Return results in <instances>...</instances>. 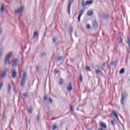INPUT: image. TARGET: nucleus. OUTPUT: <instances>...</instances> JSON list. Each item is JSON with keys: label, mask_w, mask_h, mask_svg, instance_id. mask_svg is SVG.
Segmentation results:
<instances>
[{"label": "nucleus", "mask_w": 130, "mask_h": 130, "mask_svg": "<svg viewBox=\"0 0 130 130\" xmlns=\"http://www.w3.org/2000/svg\"><path fill=\"white\" fill-rule=\"evenodd\" d=\"M27 96H28V92H25V93L23 94V97H24V99H26Z\"/></svg>", "instance_id": "nucleus-24"}, {"label": "nucleus", "mask_w": 130, "mask_h": 130, "mask_svg": "<svg viewBox=\"0 0 130 130\" xmlns=\"http://www.w3.org/2000/svg\"><path fill=\"white\" fill-rule=\"evenodd\" d=\"M70 31H73V30H72V26H70Z\"/></svg>", "instance_id": "nucleus-52"}, {"label": "nucleus", "mask_w": 130, "mask_h": 130, "mask_svg": "<svg viewBox=\"0 0 130 130\" xmlns=\"http://www.w3.org/2000/svg\"><path fill=\"white\" fill-rule=\"evenodd\" d=\"M39 69H40V67H36V70H37V72H38V71H39Z\"/></svg>", "instance_id": "nucleus-48"}, {"label": "nucleus", "mask_w": 130, "mask_h": 130, "mask_svg": "<svg viewBox=\"0 0 130 130\" xmlns=\"http://www.w3.org/2000/svg\"><path fill=\"white\" fill-rule=\"evenodd\" d=\"M40 119V114L39 113L37 117V121L39 122Z\"/></svg>", "instance_id": "nucleus-32"}, {"label": "nucleus", "mask_w": 130, "mask_h": 130, "mask_svg": "<svg viewBox=\"0 0 130 130\" xmlns=\"http://www.w3.org/2000/svg\"><path fill=\"white\" fill-rule=\"evenodd\" d=\"M3 85H4V82L3 81L0 82V90L3 87Z\"/></svg>", "instance_id": "nucleus-33"}, {"label": "nucleus", "mask_w": 130, "mask_h": 130, "mask_svg": "<svg viewBox=\"0 0 130 130\" xmlns=\"http://www.w3.org/2000/svg\"><path fill=\"white\" fill-rule=\"evenodd\" d=\"M5 64H10V59H5Z\"/></svg>", "instance_id": "nucleus-21"}, {"label": "nucleus", "mask_w": 130, "mask_h": 130, "mask_svg": "<svg viewBox=\"0 0 130 130\" xmlns=\"http://www.w3.org/2000/svg\"><path fill=\"white\" fill-rule=\"evenodd\" d=\"M79 80H80V82H82L83 81V76H82V74L80 75Z\"/></svg>", "instance_id": "nucleus-29"}, {"label": "nucleus", "mask_w": 130, "mask_h": 130, "mask_svg": "<svg viewBox=\"0 0 130 130\" xmlns=\"http://www.w3.org/2000/svg\"><path fill=\"white\" fill-rule=\"evenodd\" d=\"M18 61H19L18 59H15L12 62V67H16V66H17V63H18Z\"/></svg>", "instance_id": "nucleus-10"}, {"label": "nucleus", "mask_w": 130, "mask_h": 130, "mask_svg": "<svg viewBox=\"0 0 130 130\" xmlns=\"http://www.w3.org/2000/svg\"><path fill=\"white\" fill-rule=\"evenodd\" d=\"M63 59V56H57L56 57V60H57V61H60V60H62Z\"/></svg>", "instance_id": "nucleus-14"}, {"label": "nucleus", "mask_w": 130, "mask_h": 130, "mask_svg": "<svg viewBox=\"0 0 130 130\" xmlns=\"http://www.w3.org/2000/svg\"><path fill=\"white\" fill-rule=\"evenodd\" d=\"M119 43H122V38L121 37L120 38Z\"/></svg>", "instance_id": "nucleus-46"}, {"label": "nucleus", "mask_w": 130, "mask_h": 130, "mask_svg": "<svg viewBox=\"0 0 130 130\" xmlns=\"http://www.w3.org/2000/svg\"><path fill=\"white\" fill-rule=\"evenodd\" d=\"M84 12H85V9H81V10H80L79 12V14L78 16H80L81 17H82V15H83V14H84Z\"/></svg>", "instance_id": "nucleus-18"}, {"label": "nucleus", "mask_w": 130, "mask_h": 130, "mask_svg": "<svg viewBox=\"0 0 130 130\" xmlns=\"http://www.w3.org/2000/svg\"><path fill=\"white\" fill-rule=\"evenodd\" d=\"M99 125H100L101 128H104L105 129H106V128H107V125H106L105 123L101 122H100Z\"/></svg>", "instance_id": "nucleus-9"}, {"label": "nucleus", "mask_w": 130, "mask_h": 130, "mask_svg": "<svg viewBox=\"0 0 130 130\" xmlns=\"http://www.w3.org/2000/svg\"><path fill=\"white\" fill-rule=\"evenodd\" d=\"M111 125H112L114 128L115 126V122H114V120H111Z\"/></svg>", "instance_id": "nucleus-23"}, {"label": "nucleus", "mask_w": 130, "mask_h": 130, "mask_svg": "<svg viewBox=\"0 0 130 130\" xmlns=\"http://www.w3.org/2000/svg\"><path fill=\"white\" fill-rule=\"evenodd\" d=\"M44 100L45 101H46V100H47V95H45L44 98Z\"/></svg>", "instance_id": "nucleus-44"}, {"label": "nucleus", "mask_w": 130, "mask_h": 130, "mask_svg": "<svg viewBox=\"0 0 130 130\" xmlns=\"http://www.w3.org/2000/svg\"><path fill=\"white\" fill-rule=\"evenodd\" d=\"M91 3H92V1H86L85 4L84 0L82 1V6L83 8H84L85 6H87V5H91Z\"/></svg>", "instance_id": "nucleus-8"}, {"label": "nucleus", "mask_w": 130, "mask_h": 130, "mask_svg": "<svg viewBox=\"0 0 130 130\" xmlns=\"http://www.w3.org/2000/svg\"><path fill=\"white\" fill-rule=\"evenodd\" d=\"M67 90L68 92H71L73 90V86L72 85V82H69L68 83V86L67 87Z\"/></svg>", "instance_id": "nucleus-7"}, {"label": "nucleus", "mask_w": 130, "mask_h": 130, "mask_svg": "<svg viewBox=\"0 0 130 130\" xmlns=\"http://www.w3.org/2000/svg\"><path fill=\"white\" fill-rule=\"evenodd\" d=\"M24 9H25L24 6L18 8L17 10L15 11V14H22V13H23V11H24Z\"/></svg>", "instance_id": "nucleus-3"}, {"label": "nucleus", "mask_w": 130, "mask_h": 130, "mask_svg": "<svg viewBox=\"0 0 130 130\" xmlns=\"http://www.w3.org/2000/svg\"><path fill=\"white\" fill-rule=\"evenodd\" d=\"M82 112H84V111H82Z\"/></svg>", "instance_id": "nucleus-58"}, {"label": "nucleus", "mask_w": 130, "mask_h": 130, "mask_svg": "<svg viewBox=\"0 0 130 130\" xmlns=\"http://www.w3.org/2000/svg\"><path fill=\"white\" fill-rule=\"evenodd\" d=\"M46 31H47V27L46 28V32L44 34V37H45V36L46 35Z\"/></svg>", "instance_id": "nucleus-49"}, {"label": "nucleus", "mask_w": 130, "mask_h": 130, "mask_svg": "<svg viewBox=\"0 0 130 130\" xmlns=\"http://www.w3.org/2000/svg\"><path fill=\"white\" fill-rule=\"evenodd\" d=\"M119 74L120 75L122 74H124V69L122 68L120 71H119Z\"/></svg>", "instance_id": "nucleus-22"}, {"label": "nucleus", "mask_w": 130, "mask_h": 130, "mask_svg": "<svg viewBox=\"0 0 130 130\" xmlns=\"http://www.w3.org/2000/svg\"><path fill=\"white\" fill-rule=\"evenodd\" d=\"M31 123V121L30 120H26V126H27V124H29Z\"/></svg>", "instance_id": "nucleus-34"}, {"label": "nucleus", "mask_w": 130, "mask_h": 130, "mask_svg": "<svg viewBox=\"0 0 130 130\" xmlns=\"http://www.w3.org/2000/svg\"><path fill=\"white\" fill-rule=\"evenodd\" d=\"M72 6V0H68V5L67 7V12L68 15L71 14V6Z\"/></svg>", "instance_id": "nucleus-4"}, {"label": "nucleus", "mask_w": 130, "mask_h": 130, "mask_svg": "<svg viewBox=\"0 0 130 130\" xmlns=\"http://www.w3.org/2000/svg\"><path fill=\"white\" fill-rule=\"evenodd\" d=\"M27 112L28 113H32V112H33V108H32V107H29L27 109Z\"/></svg>", "instance_id": "nucleus-16"}, {"label": "nucleus", "mask_w": 130, "mask_h": 130, "mask_svg": "<svg viewBox=\"0 0 130 130\" xmlns=\"http://www.w3.org/2000/svg\"><path fill=\"white\" fill-rule=\"evenodd\" d=\"M49 103H50V104H52V103H53L52 99H51V98H49Z\"/></svg>", "instance_id": "nucleus-38"}, {"label": "nucleus", "mask_w": 130, "mask_h": 130, "mask_svg": "<svg viewBox=\"0 0 130 130\" xmlns=\"http://www.w3.org/2000/svg\"><path fill=\"white\" fill-rule=\"evenodd\" d=\"M12 54H13V53L12 52L8 53V54L7 55L5 59H10V58H11V56H12Z\"/></svg>", "instance_id": "nucleus-12"}, {"label": "nucleus", "mask_w": 130, "mask_h": 130, "mask_svg": "<svg viewBox=\"0 0 130 130\" xmlns=\"http://www.w3.org/2000/svg\"><path fill=\"white\" fill-rule=\"evenodd\" d=\"M111 66H114V64H116V61H112L111 62Z\"/></svg>", "instance_id": "nucleus-36"}, {"label": "nucleus", "mask_w": 130, "mask_h": 130, "mask_svg": "<svg viewBox=\"0 0 130 130\" xmlns=\"http://www.w3.org/2000/svg\"><path fill=\"white\" fill-rule=\"evenodd\" d=\"M12 77L13 79H15L17 77V72L15 70L12 71Z\"/></svg>", "instance_id": "nucleus-11"}, {"label": "nucleus", "mask_w": 130, "mask_h": 130, "mask_svg": "<svg viewBox=\"0 0 130 130\" xmlns=\"http://www.w3.org/2000/svg\"><path fill=\"white\" fill-rule=\"evenodd\" d=\"M2 33H3V30H2V28H0V35H2Z\"/></svg>", "instance_id": "nucleus-50"}, {"label": "nucleus", "mask_w": 130, "mask_h": 130, "mask_svg": "<svg viewBox=\"0 0 130 130\" xmlns=\"http://www.w3.org/2000/svg\"><path fill=\"white\" fill-rule=\"evenodd\" d=\"M81 17L80 15H78V17L77 18V21L78 22H80L81 21Z\"/></svg>", "instance_id": "nucleus-40"}, {"label": "nucleus", "mask_w": 130, "mask_h": 130, "mask_svg": "<svg viewBox=\"0 0 130 130\" xmlns=\"http://www.w3.org/2000/svg\"><path fill=\"white\" fill-rule=\"evenodd\" d=\"M103 19H108L109 17H108V15L106 14H103Z\"/></svg>", "instance_id": "nucleus-26"}, {"label": "nucleus", "mask_w": 130, "mask_h": 130, "mask_svg": "<svg viewBox=\"0 0 130 130\" xmlns=\"http://www.w3.org/2000/svg\"><path fill=\"white\" fill-rule=\"evenodd\" d=\"M85 70L87 72H91V68L89 66H86L85 67Z\"/></svg>", "instance_id": "nucleus-20"}, {"label": "nucleus", "mask_w": 130, "mask_h": 130, "mask_svg": "<svg viewBox=\"0 0 130 130\" xmlns=\"http://www.w3.org/2000/svg\"><path fill=\"white\" fill-rule=\"evenodd\" d=\"M115 117H116L117 120H118V116H116Z\"/></svg>", "instance_id": "nucleus-51"}, {"label": "nucleus", "mask_w": 130, "mask_h": 130, "mask_svg": "<svg viewBox=\"0 0 130 130\" xmlns=\"http://www.w3.org/2000/svg\"><path fill=\"white\" fill-rule=\"evenodd\" d=\"M76 110H77V111H79V108H77V109H76Z\"/></svg>", "instance_id": "nucleus-56"}, {"label": "nucleus", "mask_w": 130, "mask_h": 130, "mask_svg": "<svg viewBox=\"0 0 130 130\" xmlns=\"http://www.w3.org/2000/svg\"><path fill=\"white\" fill-rule=\"evenodd\" d=\"M27 78V72H24L20 80V86L24 87L26 84V79Z\"/></svg>", "instance_id": "nucleus-1"}, {"label": "nucleus", "mask_w": 130, "mask_h": 130, "mask_svg": "<svg viewBox=\"0 0 130 130\" xmlns=\"http://www.w3.org/2000/svg\"><path fill=\"white\" fill-rule=\"evenodd\" d=\"M56 128H57L56 125H53L52 127V130L56 129Z\"/></svg>", "instance_id": "nucleus-37"}, {"label": "nucleus", "mask_w": 130, "mask_h": 130, "mask_svg": "<svg viewBox=\"0 0 130 130\" xmlns=\"http://www.w3.org/2000/svg\"><path fill=\"white\" fill-rule=\"evenodd\" d=\"M57 118H52V120H53V119H56Z\"/></svg>", "instance_id": "nucleus-54"}, {"label": "nucleus", "mask_w": 130, "mask_h": 130, "mask_svg": "<svg viewBox=\"0 0 130 130\" xmlns=\"http://www.w3.org/2000/svg\"><path fill=\"white\" fill-rule=\"evenodd\" d=\"M2 120H3V121H6V120H7V117H6V116H5V115H4L2 117Z\"/></svg>", "instance_id": "nucleus-27"}, {"label": "nucleus", "mask_w": 130, "mask_h": 130, "mask_svg": "<svg viewBox=\"0 0 130 130\" xmlns=\"http://www.w3.org/2000/svg\"><path fill=\"white\" fill-rule=\"evenodd\" d=\"M37 36H38V32H37V31H35V32H34V37H37Z\"/></svg>", "instance_id": "nucleus-30"}, {"label": "nucleus", "mask_w": 130, "mask_h": 130, "mask_svg": "<svg viewBox=\"0 0 130 130\" xmlns=\"http://www.w3.org/2000/svg\"><path fill=\"white\" fill-rule=\"evenodd\" d=\"M106 64H107V61L104 62L102 64V67H103L102 70H103L104 71V69H105V68H106Z\"/></svg>", "instance_id": "nucleus-19"}, {"label": "nucleus", "mask_w": 130, "mask_h": 130, "mask_svg": "<svg viewBox=\"0 0 130 130\" xmlns=\"http://www.w3.org/2000/svg\"><path fill=\"white\" fill-rule=\"evenodd\" d=\"M59 71H58V70H55L54 71V74H55V75H56L57 74H58L59 73Z\"/></svg>", "instance_id": "nucleus-39"}, {"label": "nucleus", "mask_w": 130, "mask_h": 130, "mask_svg": "<svg viewBox=\"0 0 130 130\" xmlns=\"http://www.w3.org/2000/svg\"><path fill=\"white\" fill-rule=\"evenodd\" d=\"M92 25L93 29H97V28H98V23L96 20H94L92 21Z\"/></svg>", "instance_id": "nucleus-6"}, {"label": "nucleus", "mask_w": 130, "mask_h": 130, "mask_svg": "<svg viewBox=\"0 0 130 130\" xmlns=\"http://www.w3.org/2000/svg\"><path fill=\"white\" fill-rule=\"evenodd\" d=\"M112 115H114V117H115L116 116H117V114L116 113V112L113 111L110 114V116H112Z\"/></svg>", "instance_id": "nucleus-17"}, {"label": "nucleus", "mask_w": 130, "mask_h": 130, "mask_svg": "<svg viewBox=\"0 0 130 130\" xmlns=\"http://www.w3.org/2000/svg\"><path fill=\"white\" fill-rule=\"evenodd\" d=\"M72 3H73V2H74V0H72Z\"/></svg>", "instance_id": "nucleus-57"}, {"label": "nucleus", "mask_w": 130, "mask_h": 130, "mask_svg": "<svg viewBox=\"0 0 130 130\" xmlns=\"http://www.w3.org/2000/svg\"><path fill=\"white\" fill-rule=\"evenodd\" d=\"M46 53L45 52H43L41 55V57H43L44 55H45Z\"/></svg>", "instance_id": "nucleus-45"}, {"label": "nucleus", "mask_w": 130, "mask_h": 130, "mask_svg": "<svg viewBox=\"0 0 130 130\" xmlns=\"http://www.w3.org/2000/svg\"><path fill=\"white\" fill-rule=\"evenodd\" d=\"M52 41H53V43H55V42H56V38H53Z\"/></svg>", "instance_id": "nucleus-42"}, {"label": "nucleus", "mask_w": 130, "mask_h": 130, "mask_svg": "<svg viewBox=\"0 0 130 130\" xmlns=\"http://www.w3.org/2000/svg\"><path fill=\"white\" fill-rule=\"evenodd\" d=\"M127 43L129 47H130V46H129V45H130V41H129V38L128 37H127Z\"/></svg>", "instance_id": "nucleus-35"}, {"label": "nucleus", "mask_w": 130, "mask_h": 130, "mask_svg": "<svg viewBox=\"0 0 130 130\" xmlns=\"http://www.w3.org/2000/svg\"><path fill=\"white\" fill-rule=\"evenodd\" d=\"M98 130H105V129H104L103 128H101V127H99L98 128Z\"/></svg>", "instance_id": "nucleus-47"}, {"label": "nucleus", "mask_w": 130, "mask_h": 130, "mask_svg": "<svg viewBox=\"0 0 130 130\" xmlns=\"http://www.w3.org/2000/svg\"><path fill=\"white\" fill-rule=\"evenodd\" d=\"M70 109L71 111H74V108H73V106H72L71 105H70Z\"/></svg>", "instance_id": "nucleus-43"}, {"label": "nucleus", "mask_w": 130, "mask_h": 130, "mask_svg": "<svg viewBox=\"0 0 130 130\" xmlns=\"http://www.w3.org/2000/svg\"><path fill=\"white\" fill-rule=\"evenodd\" d=\"M77 57H78V58L80 57V55H77Z\"/></svg>", "instance_id": "nucleus-55"}, {"label": "nucleus", "mask_w": 130, "mask_h": 130, "mask_svg": "<svg viewBox=\"0 0 130 130\" xmlns=\"http://www.w3.org/2000/svg\"><path fill=\"white\" fill-rule=\"evenodd\" d=\"M86 28L87 29H91V26L90 25V24H87Z\"/></svg>", "instance_id": "nucleus-41"}, {"label": "nucleus", "mask_w": 130, "mask_h": 130, "mask_svg": "<svg viewBox=\"0 0 130 130\" xmlns=\"http://www.w3.org/2000/svg\"><path fill=\"white\" fill-rule=\"evenodd\" d=\"M59 85H62L63 84V80L62 79L60 78V81L59 82Z\"/></svg>", "instance_id": "nucleus-31"}, {"label": "nucleus", "mask_w": 130, "mask_h": 130, "mask_svg": "<svg viewBox=\"0 0 130 130\" xmlns=\"http://www.w3.org/2000/svg\"><path fill=\"white\" fill-rule=\"evenodd\" d=\"M101 73V71H100V70L98 69L96 70L95 71V73L96 74V75H99V74H100Z\"/></svg>", "instance_id": "nucleus-28"}, {"label": "nucleus", "mask_w": 130, "mask_h": 130, "mask_svg": "<svg viewBox=\"0 0 130 130\" xmlns=\"http://www.w3.org/2000/svg\"><path fill=\"white\" fill-rule=\"evenodd\" d=\"M2 52H0V58L2 57Z\"/></svg>", "instance_id": "nucleus-53"}, {"label": "nucleus", "mask_w": 130, "mask_h": 130, "mask_svg": "<svg viewBox=\"0 0 130 130\" xmlns=\"http://www.w3.org/2000/svg\"><path fill=\"white\" fill-rule=\"evenodd\" d=\"M126 97H127V94L126 92L121 93L120 103L122 106H124V99H125Z\"/></svg>", "instance_id": "nucleus-2"}, {"label": "nucleus", "mask_w": 130, "mask_h": 130, "mask_svg": "<svg viewBox=\"0 0 130 130\" xmlns=\"http://www.w3.org/2000/svg\"><path fill=\"white\" fill-rule=\"evenodd\" d=\"M4 11H5V5L2 4L1 5V7L0 8V12L1 13H3Z\"/></svg>", "instance_id": "nucleus-13"}, {"label": "nucleus", "mask_w": 130, "mask_h": 130, "mask_svg": "<svg viewBox=\"0 0 130 130\" xmlns=\"http://www.w3.org/2000/svg\"><path fill=\"white\" fill-rule=\"evenodd\" d=\"M9 71V69H7V68H4L3 72L1 73L0 74V77L1 78H4L7 75V71Z\"/></svg>", "instance_id": "nucleus-5"}, {"label": "nucleus", "mask_w": 130, "mask_h": 130, "mask_svg": "<svg viewBox=\"0 0 130 130\" xmlns=\"http://www.w3.org/2000/svg\"><path fill=\"white\" fill-rule=\"evenodd\" d=\"M16 1H21V0H16Z\"/></svg>", "instance_id": "nucleus-59"}, {"label": "nucleus", "mask_w": 130, "mask_h": 130, "mask_svg": "<svg viewBox=\"0 0 130 130\" xmlns=\"http://www.w3.org/2000/svg\"><path fill=\"white\" fill-rule=\"evenodd\" d=\"M11 92V84H8V92L10 93Z\"/></svg>", "instance_id": "nucleus-25"}, {"label": "nucleus", "mask_w": 130, "mask_h": 130, "mask_svg": "<svg viewBox=\"0 0 130 130\" xmlns=\"http://www.w3.org/2000/svg\"><path fill=\"white\" fill-rule=\"evenodd\" d=\"M94 13V12L93 11H89L87 12L86 15L87 16H93V14Z\"/></svg>", "instance_id": "nucleus-15"}]
</instances>
